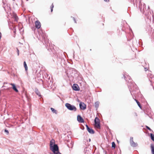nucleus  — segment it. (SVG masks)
Returning a JSON list of instances; mask_svg holds the SVG:
<instances>
[{
  "mask_svg": "<svg viewBox=\"0 0 154 154\" xmlns=\"http://www.w3.org/2000/svg\"><path fill=\"white\" fill-rule=\"evenodd\" d=\"M95 124L94 126L96 128L100 129V120L99 118L96 117L94 120Z\"/></svg>",
  "mask_w": 154,
  "mask_h": 154,
  "instance_id": "nucleus-1",
  "label": "nucleus"
},
{
  "mask_svg": "<svg viewBox=\"0 0 154 154\" xmlns=\"http://www.w3.org/2000/svg\"><path fill=\"white\" fill-rule=\"evenodd\" d=\"M65 106L70 110H73L74 111H76V108L75 106L72 105L69 103H66L65 104Z\"/></svg>",
  "mask_w": 154,
  "mask_h": 154,
  "instance_id": "nucleus-2",
  "label": "nucleus"
},
{
  "mask_svg": "<svg viewBox=\"0 0 154 154\" xmlns=\"http://www.w3.org/2000/svg\"><path fill=\"white\" fill-rule=\"evenodd\" d=\"M130 143L131 146L133 147H136L137 145V143H135L134 141L133 137H131L130 138Z\"/></svg>",
  "mask_w": 154,
  "mask_h": 154,
  "instance_id": "nucleus-3",
  "label": "nucleus"
},
{
  "mask_svg": "<svg viewBox=\"0 0 154 154\" xmlns=\"http://www.w3.org/2000/svg\"><path fill=\"white\" fill-rule=\"evenodd\" d=\"M52 151L55 153V151H57L58 150V146L56 144H54L53 147L51 148Z\"/></svg>",
  "mask_w": 154,
  "mask_h": 154,
  "instance_id": "nucleus-4",
  "label": "nucleus"
},
{
  "mask_svg": "<svg viewBox=\"0 0 154 154\" xmlns=\"http://www.w3.org/2000/svg\"><path fill=\"white\" fill-rule=\"evenodd\" d=\"M73 90L76 91H79L80 89L79 86L77 84H74L72 86Z\"/></svg>",
  "mask_w": 154,
  "mask_h": 154,
  "instance_id": "nucleus-5",
  "label": "nucleus"
},
{
  "mask_svg": "<svg viewBox=\"0 0 154 154\" xmlns=\"http://www.w3.org/2000/svg\"><path fill=\"white\" fill-rule=\"evenodd\" d=\"M80 109L82 110H84L86 108V105L83 103L81 102L79 104Z\"/></svg>",
  "mask_w": 154,
  "mask_h": 154,
  "instance_id": "nucleus-6",
  "label": "nucleus"
},
{
  "mask_svg": "<svg viewBox=\"0 0 154 154\" xmlns=\"http://www.w3.org/2000/svg\"><path fill=\"white\" fill-rule=\"evenodd\" d=\"M77 120L80 123H83L84 122V120L83 119L80 115H78L77 117Z\"/></svg>",
  "mask_w": 154,
  "mask_h": 154,
  "instance_id": "nucleus-7",
  "label": "nucleus"
},
{
  "mask_svg": "<svg viewBox=\"0 0 154 154\" xmlns=\"http://www.w3.org/2000/svg\"><path fill=\"white\" fill-rule=\"evenodd\" d=\"M41 26V23L38 21H36L35 22V27L36 28L39 29L40 28Z\"/></svg>",
  "mask_w": 154,
  "mask_h": 154,
  "instance_id": "nucleus-8",
  "label": "nucleus"
},
{
  "mask_svg": "<svg viewBox=\"0 0 154 154\" xmlns=\"http://www.w3.org/2000/svg\"><path fill=\"white\" fill-rule=\"evenodd\" d=\"M12 86V88L16 92H18V90L17 89L16 87L14 84L13 83L10 84Z\"/></svg>",
  "mask_w": 154,
  "mask_h": 154,
  "instance_id": "nucleus-9",
  "label": "nucleus"
},
{
  "mask_svg": "<svg viewBox=\"0 0 154 154\" xmlns=\"http://www.w3.org/2000/svg\"><path fill=\"white\" fill-rule=\"evenodd\" d=\"M12 17L15 19V21H17L18 18L16 14L14 13H13L12 14Z\"/></svg>",
  "mask_w": 154,
  "mask_h": 154,
  "instance_id": "nucleus-10",
  "label": "nucleus"
},
{
  "mask_svg": "<svg viewBox=\"0 0 154 154\" xmlns=\"http://www.w3.org/2000/svg\"><path fill=\"white\" fill-rule=\"evenodd\" d=\"M87 131L90 133L91 134H93L94 133V131L92 128H88Z\"/></svg>",
  "mask_w": 154,
  "mask_h": 154,
  "instance_id": "nucleus-11",
  "label": "nucleus"
},
{
  "mask_svg": "<svg viewBox=\"0 0 154 154\" xmlns=\"http://www.w3.org/2000/svg\"><path fill=\"white\" fill-rule=\"evenodd\" d=\"M55 141L54 140H52L50 142V148H51L52 147H53V145L54 144V143Z\"/></svg>",
  "mask_w": 154,
  "mask_h": 154,
  "instance_id": "nucleus-12",
  "label": "nucleus"
},
{
  "mask_svg": "<svg viewBox=\"0 0 154 154\" xmlns=\"http://www.w3.org/2000/svg\"><path fill=\"white\" fill-rule=\"evenodd\" d=\"M151 152L152 154H154V146L153 144H151Z\"/></svg>",
  "mask_w": 154,
  "mask_h": 154,
  "instance_id": "nucleus-13",
  "label": "nucleus"
},
{
  "mask_svg": "<svg viewBox=\"0 0 154 154\" xmlns=\"http://www.w3.org/2000/svg\"><path fill=\"white\" fill-rule=\"evenodd\" d=\"M35 93H36V94L38 95L39 97L41 96L40 93L38 89H35Z\"/></svg>",
  "mask_w": 154,
  "mask_h": 154,
  "instance_id": "nucleus-14",
  "label": "nucleus"
},
{
  "mask_svg": "<svg viewBox=\"0 0 154 154\" xmlns=\"http://www.w3.org/2000/svg\"><path fill=\"white\" fill-rule=\"evenodd\" d=\"M135 100L136 101V102L137 103L138 106L140 108V109H142V106L140 103V102L137 100L136 99H135Z\"/></svg>",
  "mask_w": 154,
  "mask_h": 154,
  "instance_id": "nucleus-15",
  "label": "nucleus"
},
{
  "mask_svg": "<svg viewBox=\"0 0 154 154\" xmlns=\"http://www.w3.org/2000/svg\"><path fill=\"white\" fill-rule=\"evenodd\" d=\"M51 109L53 113H55V114H57V111L54 109L52 108H51Z\"/></svg>",
  "mask_w": 154,
  "mask_h": 154,
  "instance_id": "nucleus-16",
  "label": "nucleus"
},
{
  "mask_svg": "<svg viewBox=\"0 0 154 154\" xmlns=\"http://www.w3.org/2000/svg\"><path fill=\"white\" fill-rule=\"evenodd\" d=\"M24 66L25 67V70L27 71L28 70V67L25 61H24Z\"/></svg>",
  "mask_w": 154,
  "mask_h": 154,
  "instance_id": "nucleus-17",
  "label": "nucleus"
},
{
  "mask_svg": "<svg viewBox=\"0 0 154 154\" xmlns=\"http://www.w3.org/2000/svg\"><path fill=\"white\" fill-rule=\"evenodd\" d=\"M150 137L151 140L154 141V135L152 134H150Z\"/></svg>",
  "mask_w": 154,
  "mask_h": 154,
  "instance_id": "nucleus-18",
  "label": "nucleus"
},
{
  "mask_svg": "<svg viewBox=\"0 0 154 154\" xmlns=\"http://www.w3.org/2000/svg\"><path fill=\"white\" fill-rule=\"evenodd\" d=\"M95 106L96 108H98L99 106V102H97L95 103Z\"/></svg>",
  "mask_w": 154,
  "mask_h": 154,
  "instance_id": "nucleus-19",
  "label": "nucleus"
},
{
  "mask_svg": "<svg viewBox=\"0 0 154 154\" xmlns=\"http://www.w3.org/2000/svg\"><path fill=\"white\" fill-rule=\"evenodd\" d=\"M112 147L114 149H115V148L116 147V144L114 142H113L112 143Z\"/></svg>",
  "mask_w": 154,
  "mask_h": 154,
  "instance_id": "nucleus-20",
  "label": "nucleus"
},
{
  "mask_svg": "<svg viewBox=\"0 0 154 154\" xmlns=\"http://www.w3.org/2000/svg\"><path fill=\"white\" fill-rule=\"evenodd\" d=\"M54 7V5H53V4L52 3L51 5V6L50 7V8L51 9V12H52L53 10V8Z\"/></svg>",
  "mask_w": 154,
  "mask_h": 154,
  "instance_id": "nucleus-21",
  "label": "nucleus"
},
{
  "mask_svg": "<svg viewBox=\"0 0 154 154\" xmlns=\"http://www.w3.org/2000/svg\"><path fill=\"white\" fill-rule=\"evenodd\" d=\"M146 128L148 129L150 131H151V129L149 127H148V126H146Z\"/></svg>",
  "mask_w": 154,
  "mask_h": 154,
  "instance_id": "nucleus-22",
  "label": "nucleus"
},
{
  "mask_svg": "<svg viewBox=\"0 0 154 154\" xmlns=\"http://www.w3.org/2000/svg\"><path fill=\"white\" fill-rule=\"evenodd\" d=\"M17 55L18 56L19 55V50L17 48Z\"/></svg>",
  "mask_w": 154,
  "mask_h": 154,
  "instance_id": "nucleus-23",
  "label": "nucleus"
},
{
  "mask_svg": "<svg viewBox=\"0 0 154 154\" xmlns=\"http://www.w3.org/2000/svg\"><path fill=\"white\" fill-rule=\"evenodd\" d=\"M73 20H74V21L75 23H76V21L75 19V18L74 17H73Z\"/></svg>",
  "mask_w": 154,
  "mask_h": 154,
  "instance_id": "nucleus-24",
  "label": "nucleus"
},
{
  "mask_svg": "<svg viewBox=\"0 0 154 154\" xmlns=\"http://www.w3.org/2000/svg\"><path fill=\"white\" fill-rule=\"evenodd\" d=\"M86 127L87 129V130L88 129V128H89L88 127V126L87 125H86Z\"/></svg>",
  "mask_w": 154,
  "mask_h": 154,
  "instance_id": "nucleus-25",
  "label": "nucleus"
},
{
  "mask_svg": "<svg viewBox=\"0 0 154 154\" xmlns=\"http://www.w3.org/2000/svg\"><path fill=\"white\" fill-rule=\"evenodd\" d=\"M5 131L6 132H7L8 133H9L8 131L6 129L5 130Z\"/></svg>",
  "mask_w": 154,
  "mask_h": 154,
  "instance_id": "nucleus-26",
  "label": "nucleus"
},
{
  "mask_svg": "<svg viewBox=\"0 0 154 154\" xmlns=\"http://www.w3.org/2000/svg\"><path fill=\"white\" fill-rule=\"evenodd\" d=\"M104 1L106 2H108L109 1V0H104Z\"/></svg>",
  "mask_w": 154,
  "mask_h": 154,
  "instance_id": "nucleus-27",
  "label": "nucleus"
},
{
  "mask_svg": "<svg viewBox=\"0 0 154 154\" xmlns=\"http://www.w3.org/2000/svg\"><path fill=\"white\" fill-rule=\"evenodd\" d=\"M57 154H61L60 153H57Z\"/></svg>",
  "mask_w": 154,
  "mask_h": 154,
  "instance_id": "nucleus-28",
  "label": "nucleus"
},
{
  "mask_svg": "<svg viewBox=\"0 0 154 154\" xmlns=\"http://www.w3.org/2000/svg\"><path fill=\"white\" fill-rule=\"evenodd\" d=\"M90 140H91L90 139H89V141H90Z\"/></svg>",
  "mask_w": 154,
  "mask_h": 154,
  "instance_id": "nucleus-29",
  "label": "nucleus"
}]
</instances>
